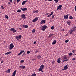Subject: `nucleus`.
I'll return each mask as SVG.
<instances>
[{
	"label": "nucleus",
	"mask_w": 76,
	"mask_h": 76,
	"mask_svg": "<svg viewBox=\"0 0 76 76\" xmlns=\"http://www.w3.org/2000/svg\"><path fill=\"white\" fill-rule=\"evenodd\" d=\"M9 1L11 3H12V0H10Z\"/></svg>",
	"instance_id": "nucleus-50"
},
{
	"label": "nucleus",
	"mask_w": 76,
	"mask_h": 76,
	"mask_svg": "<svg viewBox=\"0 0 76 76\" xmlns=\"http://www.w3.org/2000/svg\"><path fill=\"white\" fill-rule=\"evenodd\" d=\"M69 19H73V18L72 17V16H69Z\"/></svg>",
	"instance_id": "nucleus-36"
},
{
	"label": "nucleus",
	"mask_w": 76,
	"mask_h": 76,
	"mask_svg": "<svg viewBox=\"0 0 76 76\" xmlns=\"http://www.w3.org/2000/svg\"><path fill=\"white\" fill-rule=\"evenodd\" d=\"M3 62H4L3 61H1V63H3Z\"/></svg>",
	"instance_id": "nucleus-56"
},
{
	"label": "nucleus",
	"mask_w": 76,
	"mask_h": 76,
	"mask_svg": "<svg viewBox=\"0 0 76 76\" xmlns=\"http://www.w3.org/2000/svg\"><path fill=\"white\" fill-rule=\"evenodd\" d=\"M69 41V40H65V42L66 43H67Z\"/></svg>",
	"instance_id": "nucleus-43"
},
{
	"label": "nucleus",
	"mask_w": 76,
	"mask_h": 76,
	"mask_svg": "<svg viewBox=\"0 0 76 76\" xmlns=\"http://www.w3.org/2000/svg\"><path fill=\"white\" fill-rule=\"evenodd\" d=\"M19 29H20V30H21L22 29L21 28H19Z\"/></svg>",
	"instance_id": "nucleus-60"
},
{
	"label": "nucleus",
	"mask_w": 76,
	"mask_h": 76,
	"mask_svg": "<svg viewBox=\"0 0 76 76\" xmlns=\"http://www.w3.org/2000/svg\"><path fill=\"white\" fill-rule=\"evenodd\" d=\"M10 31H12L13 33H14L16 32V31L15 29L14 28H11L10 29Z\"/></svg>",
	"instance_id": "nucleus-4"
},
{
	"label": "nucleus",
	"mask_w": 76,
	"mask_h": 76,
	"mask_svg": "<svg viewBox=\"0 0 76 76\" xmlns=\"http://www.w3.org/2000/svg\"><path fill=\"white\" fill-rule=\"evenodd\" d=\"M39 70V71H42V72H44L42 71V70Z\"/></svg>",
	"instance_id": "nucleus-52"
},
{
	"label": "nucleus",
	"mask_w": 76,
	"mask_h": 76,
	"mask_svg": "<svg viewBox=\"0 0 76 76\" xmlns=\"http://www.w3.org/2000/svg\"><path fill=\"white\" fill-rule=\"evenodd\" d=\"M16 70H15L14 71L13 75L11 76H15L16 73Z\"/></svg>",
	"instance_id": "nucleus-18"
},
{
	"label": "nucleus",
	"mask_w": 76,
	"mask_h": 76,
	"mask_svg": "<svg viewBox=\"0 0 76 76\" xmlns=\"http://www.w3.org/2000/svg\"><path fill=\"white\" fill-rule=\"evenodd\" d=\"M18 38L19 40L20 39H21L22 38V36L21 35H20L19 37L18 36Z\"/></svg>",
	"instance_id": "nucleus-28"
},
{
	"label": "nucleus",
	"mask_w": 76,
	"mask_h": 76,
	"mask_svg": "<svg viewBox=\"0 0 76 76\" xmlns=\"http://www.w3.org/2000/svg\"><path fill=\"white\" fill-rule=\"evenodd\" d=\"M11 53V52H10V51H9V52H7V53H5V54L6 55H8V54H10V53Z\"/></svg>",
	"instance_id": "nucleus-22"
},
{
	"label": "nucleus",
	"mask_w": 76,
	"mask_h": 76,
	"mask_svg": "<svg viewBox=\"0 0 76 76\" xmlns=\"http://www.w3.org/2000/svg\"><path fill=\"white\" fill-rule=\"evenodd\" d=\"M75 8H76V5H75Z\"/></svg>",
	"instance_id": "nucleus-63"
},
{
	"label": "nucleus",
	"mask_w": 76,
	"mask_h": 76,
	"mask_svg": "<svg viewBox=\"0 0 76 76\" xmlns=\"http://www.w3.org/2000/svg\"><path fill=\"white\" fill-rule=\"evenodd\" d=\"M53 12H51L50 14H49V15H48V16H47V17H51V15L53 14Z\"/></svg>",
	"instance_id": "nucleus-16"
},
{
	"label": "nucleus",
	"mask_w": 76,
	"mask_h": 76,
	"mask_svg": "<svg viewBox=\"0 0 76 76\" xmlns=\"http://www.w3.org/2000/svg\"><path fill=\"white\" fill-rule=\"evenodd\" d=\"M5 42H6V41H5L4 42V43H5Z\"/></svg>",
	"instance_id": "nucleus-64"
},
{
	"label": "nucleus",
	"mask_w": 76,
	"mask_h": 76,
	"mask_svg": "<svg viewBox=\"0 0 76 76\" xmlns=\"http://www.w3.org/2000/svg\"><path fill=\"white\" fill-rule=\"evenodd\" d=\"M42 28L41 30L43 31H44L47 28V26L46 25H45L44 26H42Z\"/></svg>",
	"instance_id": "nucleus-1"
},
{
	"label": "nucleus",
	"mask_w": 76,
	"mask_h": 76,
	"mask_svg": "<svg viewBox=\"0 0 76 76\" xmlns=\"http://www.w3.org/2000/svg\"><path fill=\"white\" fill-rule=\"evenodd\" d=\"M44 68V65L43 64L42 65L40 66V68L39 69V70H40V71L42 70Z\"/></svg>",
	"instance_id": "nucleus-3"
},
{
	"label": "nucleus",
	"mask_w": 76,
	"mask_h": 76,
	"mask_svg": "<svg viewBox=\"0 0 76 76\" xmlns=\"http://www.w3.org/2000/svg\"><path fill=\"white\" fill-rule=\"evenodd\" d=\"M72 53H75V50H73L72 51Z\"/></svg>",
	"instance_id": "nucleus-48"
},
{
	"label": "nucleus",
	"mask_w": 76,
	"mask_h": 76,
	"mask_svg": "<svg viewBox=\"0 0 76 76\" xmlns=\"http://www.w3.org/2000/svg\"><path fill=\"white\" fill-rule=\"evenodd\" d=\"M73 31H73V30L72 29L70 30H69V34H72Z\"/></svg>",
	"instance_id": "nucleus-17"
},
{
	"label": "nucleus",
	"mask_w": 76,
	"mask_h": 76,
	"mask_svg": "<svg viewBox=\"0 0 76 76\" xmlns=\"http://www.w3.org/2000/svg\"><path fill=\"white\" fill-rule=\"evenodd\" d=\"M56 40H54L52 43V44H53V45H55L56 43Z\"/></svg>",
	"instance_id": "nucleus-26"
},
{
	"label": "nucleus",
	"mask_w": 76,
	"mask_h": 76,
	"mask_svg": "<svg viewBox=\"0 0 76 76\" xmlns=\"http://www.w3.org/2000/svg\"><path fill=\"white\" fill-rule=\"evenodd\" d=\"M68 60H69V59H66V60H65L63 61V62H64L65 61H68Z\"/></svg>",
	"instance_id": "nucleus-42"
},
{
	"label": "nucleus",
	"mask_w": 76,
	"mask_h": 76,
	"mask_svg": "<svg viewBox=\"0 0 76 76\" xmlns=\"http://www.w3.org/2000/svg\"><path fill=\"white\" fill-rule=\"evenodd\" d=\"M21 17L22 18L25 19L26 18L25 14H22V15H21Z\"/></svg>",
	"instance_id": "nucleus-12"
},
{
	"label": "nucleus",
	"mask_w": 76,
	"mask_h": 76,
	"mask_svg": "<svg viewBox=\"0 0 76 76\" xmlns=\"http://www.w3.org/2000/svg\"><path fill=\"white\" fill-rule=\"evenodd\" d=\"M14 4H15V3H16V0H15L14 1Z\"/></svg>",
	"instance_id": "nucleus-49"
},
{
	"label": "nucleus",
	"mask_w": 76,
	"mask_h": 76,
	"mask_svg": "<svg viewBox=\"0 0 76 76\" xmlns=\"http://www.w3.org/2000/svg\"><path fill=\"white\" fill-rule=\"evenodd\" d=\"M20 9H21L23 11H25L26 10H27V8H20Z\"/></svg>",
	"instance_id": "nucleus-14"
},
{
	"label": "nucleus",
	"mask_w": 76,
	"mask_h": 76,
	"mask_svg": "<svg viewBox=\"0 0 76 76\" xmlns=\"http://www.w3.org/2000/svg\"><path fill=\"white\" fill-rule=\"evenodd\" d=\"M71 23V22H67V24H68V25H70Z\"/></svg>",
	"instance_id": "nucleus-40"
},
{
	"label": "nucleus",
	"mask_w": 76,
	"mask_h": 76,
	"mask_svg": "<svg viewBox=\"0 0 76 76\" xmlns=\"http://www.w3.org/2000/svg\"><path fill=\"white\" fill-rule=\"evenodd\" d=\"M61 59V58H59L58 59V61H57V62L58 63H60L61 62V61H60V60Z\"/></svg>",
	"instance_id": "nucleus-20"
},
{
	"label": "nucleus",
	"mask_w": 76,
	"mask_h": 76,
	"mask_svg": "<svg viewBox=\"0 0 76 76\" xmlns=\"http://www.w3.org/2000/svg\"><path fill=\"white\" fill-rule=\"evenodd\" d=\"M56 3H57L58 1V0H54Z\"/></svg>",
	"instance_id": "nucleus-35"
},
{
	"label": "nucleus",
	"mask_w": 76,
	"mask_h": 76,
	"mask_svg": "<svg viewBox=\"0 0 76 76\" xmlns=\"http://www.w3.org/2000/svg\"><path fill=\"white\" fill-rule=\"evenodd\" d=\"M5 17L6 18H7V19H8V15H6L5 16Z\"/></svg>",
	"instance_id": "nucleus-30"
},
{
	"label": "nucleus",
	"mask_w": 76,
	"mask_h": 76,
	"mask_svg": "<svg viewBox=\"0 0 76 76\" xmlns=\"http://www.w3.org/2000/svg\"><path fill=\"white\" fill-rule=\"evenodd\" d=\"M21 51L18 54V56H19L20 55H21L23 53H24L25 52V51L24 50H21Z\"/></svg>",
	"instance_id": "nucleus-15"
},
{
	"label": "nucleus",
	"mask_w": 76,
	"mask_h": 76,
	"mask_svg": "<svg viewBox=\"0 0 76 76\" xmlns=\"http://www.w3.org/2000/svg\"><path fill=\"white\" fill-rule=\"evenodd\" d=\"M55 63V61H53L52 62V64H54Z\"/></svg>",
	"instance_id": "nucleus-54"
},
{
	"label": "nucleus",
	"mask_w": 76,
	"mask_h": 76,
	"mask_svg": "<svg viewBox=\"0 0 76 76\" xmlns=\"http://www.w3.org/2000/svg\"><path fill=\"white\" fill-rule=\"evenodd\" d=\"M76 60V58H72V61H75Z\"/></svg>",
	"instance_id": "nucleus-45"
},
{
	"label": "nucleus",
	"mask_w": 76,
	"mask_h": 76,
	"mask_svg": "<svg viewBox=\"0 0 76 76\" xmlns=\"http://www.w3.org/2000/svg\"><path fill=\"white\" fill-rule=\"evenodd\" d=\"M69 14H67L66 15H64V19H67L68 18Z\"/></svg>",
	"instance_id": "nucleus-10"
},
{
	"label": "nucleus",
	"mask_w": 76,
	"mask_h": 76,
	"mask_svg": "<svg viewBox=\"0 0 76 76\" xmlns=\"http://www.w3.org/2000/svg\"><path fill=\"white\" fill-rule=\"evenodd\" d=\"M37 58L38 59H39L41 58V56L40 55H39L37 56Z\"/></svg>",
	"instance_id": "nucleus-24"
},
{
	"label": "nucleus",
	"mask_w": 76,
	"mask_h": 76,
	"mask_svg": "<svg viewBox=\"0 0 76 76\" xmlns=\"http://www.w3.org/2000/svg\"><path fill=\"white\" fill-rule=\"evenodd\" d=\"M20 1V0H17V3H18Z\"/></svg>",
	"instance_id": "nucleus-53"
},
{
	"label": "nucleus",
	"mask_w": 76,
	"mask_h": 76,
	"mask_svg": "<svg viewBox=\"0 0 76 76\" xmlns=\"http://www.w3.org/2000/svg\"><path fill=\"white\" fill-rule=\"evenodd\" d=\"M74 31H75L76 30V27H74L72 28V29Z\"/></svg>",
	"instance_id": "nucleus-19"
},
{
	"label": "nucleus",
	"mask_w": 76,
	"mask_h": 76,
	"mask_svg": "<svg viewBox=\"0 0 76 76\" xmlns=\"http://www.w3.org/2000/svg\"><path fill=\"white\" fill-rule=\"evenodd\" d=\"M75 8V10L76 12V8Z\"/></svg>",
	"instance_id": "nucleus-62"
},
{
	"label": "nucleus",
	"mask_w": 76,
	"mask_h": 76,
	"mask_svg": "<svg viewBox=\"0 0 76 76\" xmlns=\"http://www.w3.org/2000/svg\"><path fill=\"white\" fill-rule=\"evenodd\" d=\"M39 12L38 10H37V11H33V12L34 13H37Z\"/></svg>",
	"instance_id": "nucleus-25"
},
{
	"label": "nucleus",
	"mask_w": 76,
	"mask_h": 76,
	"mask_svg": "<svg viewBox=\"0 0 76 76\" xmlns=\"http://www.w3.org/2000/svg\"><path fill=\"white\" fill-rule=\"evenodd\" d=\"M21 12V10H18L17 11V12Z\"/></svg>",
	"instance_id": "nucleus-41"
},
{
	"label": "nucleus",
	"mask_w": 76,
	"mask_h": 76,
	"mask_svg": "<svg viewBox=\"0 0 76 76\" xmlns=\"http://www.w3.org/2000/svg\"><path fill=\"white\" fill-rule=\"evenodd\" d=\"M65 31V30L64 29H63V30H62V31Z\"/></svg>",
	"instance_id": "nucleus-61"
},
{
	"label": "nucleus",
	"mask_w": 76,
	"mask_h": 76,
	"mask_svg": "<svg viewBox=\"0 0 76 76\" xmlns=\"http://www.w3.org/2000/svg\"><path fill=\"white\" fill-rule=\"evenodd\" d=\"M38 17H36L33 20V22L34 23L36 22L38 19Z\"/></svg>",
	"instance_id": "nucleus-6"
},
{
	"label": "nucleus",
	"mask_w": 76,
	"mask_h": 76,
	"mask_svg": "<svg viewBox=\"0 0 76 76\" xmlns=\"http://www.w3.org/2000/svg\"><path fill=\"white\" fill-rule=\"evenodd\" d=\"M30 53V52L29 51H28L27 52V54H29Z\"/></svg>",
	"instance_id": "nucleus-46"
},
{
	"label": "nucleus",
	"mask_w": 76,
	"mask_h": 76,
	"mask_svg": "<svg viewBox=\"0 0 76 76\" xmlns=\"http://www.w3.org/2000/svg\"><path fill=\"white\" fill-rule=\"evenodd\" d=\"M35 31H36V30H35V29H34L32 30V33H34V32H35Z\"/></svg>",
	"instance_id": "nucleus-31"
},
{
	"label": "nucleus",
	"mask_w": 76,
	"mask_h": 76,
	"mask_svg": "<svg viewBox=\"0 0 76 76\" xmlns=\"http://www.w3.org/2000/svg\"><path fill=\"white\" fill-rule=\"evenodd\" d=\"M67 57H66V56L64 57V59L65 60V59H67Z\"/></svg>",
	"instance_id": "nucleus-32"
},
{
	"label": "nucleus",
	"mask_w": 76,
	"mask_h": 76,
	"mask_svg": "<svg viewBox=\"0 0 76 76\" xmlns=\"http://www.w3.org/2000/svg\"><path fill=\"white\" fill-rule=\"evenodd\" d=\"M15 39H16L18 41V40H19V38H18V36H16L15 37Z\"/></svg>",
	"instance_id": "nucleus-27"
},
{
	"label": "nucleus",
	"mask_w": 76,
	"mask_h": 76,
	"mask_svg": "<svg viewBox=\"0 0 76 76\" xmlns=\"http://www.w3.org/2000/svg\"><path fill=\"white\" fill-rule=\"evenodd\" d=\"M10 70H11V69H8V70L6 71V72L8 73H10Z\"/></svg>",
	"instance_id": "nucleus-23"
},
{
	"label": "nucleus",
	"mask_w": 76,
	"mask_h": 76,
	"mask_svg": "<svg viewBox=\"0 0 76 76\" xmlns=\"http://www.w3.org/2000/svg\"><path fill=\"white\" fill-rule=\"evenodd\" d=\"M62 7V5H59V6H58L57 10H58L59 9H60V10H62L61 7Z\"/></svg>",
	"instance_id": "nucleus-7"
},
{
	"label": "nucleus",
	"mask_w": 76,
	"mask_h": 76,
	"mask_svg": "<svg viewBox=\"0 0 76 76\" xmlns=\"http://www.w3.org/2000/svg\"><path fill=\"white\" fill-rule=\"evenodd\" d=\"M19 68H21L22 69H24L26 67L25 66H23V65H22V66H20L19 67Z\"/></svg>",
	"instance_id": "nucleus-11"
},
{
	"label": "nucleus",
	"mask_w": 76,
	"mask_h": 76,
	"mask_svg": "<svg viewBox=\"0 0 76 76\" xmlns=\"http://www.w3.org/2000/svg\"><path fill=\"white\" fill-rule=\"evenodd\" d=\"M27 2V1L26 0L25 1H23V2L22 3V5H24L25 4V3Z\"/></svg>",
	"instance_id": "nucleus-21"
},
{
	"label": "nucleus",
	"mask_w": 76,
	"mask_h": 76,
	"mask_svg": "<svg viewBox=\"0 0 76 76\" xmlns=\"http://www.w3.org/2000/svg\"><path fill=\"white\" fill-rule=\"evenodd\" d=\"M55 16V15H52V17L53 19L54 18Z\"/></svg>",
	"instance_id": "nucleus-39"
},
{
	"label": "nucleus",
	"mask_w": 76,
	"mask_h": 76,
	"mask_svg": "<svg viewBox=\"0 0 76 76\" xmlns=\"http://www.w3.org/2000/svg\"><path fill=\"white\" fill-rule=\"evenodd\" d=\"M51 29H52V30H53L54 29V27L53 26H52L51 28Z\"/></svg>",
	"instance_id": "nucleus-44"
},
{
	"label": "nucleus",
	"mask_w": 76,
	"mask_h": 76,
	"mask_svg": "<svg viewBox=\"0 0 76 76\" xmlns=\"http://www.w3.org/2000/svg\"><path fill=\"white\" fill-rule=\"evenodd\" d=\"M1 7L2 8V9H4V8H3V6H1Z\"/></svg>",
	"instance_id": "nucleus-57"
},
{
	"label": "nucleus",
	"mask_w": 76,
	"mask_h": 76,
	"mask_svg": "<svg viewBox=\"0 0 76 76\" xmlns=\"http://www.w3.org/2000/svg\"><path fill=\"white\" fill-rule=\"evenodd\" d=\"M72 55H73V53H70L69 54V56H71Z\"/></svg>",
	"instance_id": "nucleus-34"
},
{
	"label": "nucleus",
	"mask_w": 76,
	"mask_h": 76,
	"mask_svg": "<svg viewBox=\"0 0 76 76\" xmlns=\"http://www.w3.org/2000/svg\"><path fill=\"white\" fill-rule=\"evenodd\" d=\"M22 26L23 28H28V26L24 24Z\"/></svg>",
	"instance_id": "nucleus-13"
},
{
	"label": "nucleus",
	"mask_w": 76,
	"mask_h": 76,
	"mask_svg": "<svg viewBox=\"0 0 76 76\" xmlns=\"http://www.w3.org/2000/svg\"><path fill=\"white\" fill-rule=\"evenodd\" d=\"M36 76V74L35 73H34L32 74V76Z\"/></svg>",
	"instance_id": "nucleus-37"
},
{
	"label": "nucleus",
	"mask_w": 76,
	"mask_h": 76,
	"mask_svg": "<svg viewBox=\"0 0 76 76\" xmlns=\"http://www.w3.org/2000/svg\"><path fill=\"white\" fill-rule=\"evenodd\" d=\"M53 1V0H48V1Z\"/></svg>",
	"instance_id": "nucleus-58"
},
{
	"label": "nucleus",
	"mask_w": 76,
	"mask_h": 76,
	"mask_svg": "<svg viewBox=\"0 0 76 76\" xmlns=\"http://www.w3.org/2000/svg\"><path fill=\"white\" fill-rule=\"evenodd\" d=\"M26 55V54L25 52H24V53H23V55H22V56H23L24 55V56H25V55Z\"/></svg>",
	"instance_id": "nucleus-38"
},
{
	"label": "nucleus",
	"mask_w": 76,
	"mask_h": 76,
	"mask_svg": "<svg viewBox=\"0 0 76 76\" xmlns=\"http://www.w3.org/2000/svg\"><path fill=\"white\" fill-rule=\"evenodd\" d=\"M68 67L67 65H66L64 66V69H62V70H66L68 69Z\"/></svg>",
	"instance_id": "nucleus-9"
},
{
	"label": "nucleus",
	"mask_w": 76,
	"mask_h": 76,
	"mask_svg": "<svg viewBox=\"0 0 76 76\" xmlns=\"http://www.w3.org/2000/svg\"><path fill=\"white\" fill-rule=\"evenodd\" d=\"M38 52V50H37L35 52V53L36 54V53H37Z\"/></svg>",
	"instance_id": "nucleus-47"
},
{
	"label": "nucleus",
	"mask_w": 76,
	"mask_h": 76,
	"mask_svg": "<svg viewBox=\"0 0 76 76\" xmlns=\"http://www.w3.org/2000/svg\"><path fill=\"white\" fill-rule=\"evenodd\" d=\"M24 60H22L20 62H21V63H23L24 62Z\"/></svg>",
	"instance_id": "nucleus-33"
},
{
	"label": "nucleus",
	"mask_w": 76,
	"mask_h": 76,
	"mask_svg": "<svg viewBox=\"0 0 76 76\" xmlns=\"http://www.w3.org/2000/svg\"><path fill=\"white\" fill-rule=\"evenodd\" d=\"M14 46L12 43H11L10 45L9 49L11 50L12 49L14 48Z\"/></svg>",
	"instance_id": "nucleus-2"
},
{
	"label": "nucleus",
	"mask_w": 76,
	"mask_h": 76,
	"mask_svg": "<svg viewBox=\"0 0 76 76\" xmlns=\"http://www.w3.org/2000/svg\"><path fill=\"white\" fill-rule=\"evenodd\" d=\"M46 15H49V13H46Z\"/></svg>",
	"instance_id": "nucleus-59"
},
{
	"label": "nucleus",
	"mask_w": 76,
	"mask_h": 76,
	"mask_svg": "<svg viewBox=\"0 0 76 76\" xmlns=\"http://www.w3.org/2000/svg\"><path fill=\"white\" fill-rule=\"evenodd\" d=\"M46 23V20H42L41 21V22L40 23V24H42L43 23L45 24Z\"/></svg>",
	"instance_id": "nucleus-8"
},
{
	"label": "nucleus",
	"mask_w": 76,
	"mask_h": 76,
	"mask_svg": "<svg viewBox=\"0 0 76 76\" xmlns=\"http://www.w3.org/2000/svg\"><path fill=\"white\" fill-rule=\"evenodd\" d=\"M11 3V2H8V4H10Z\"/></svg>",
	"instance_id": "nucleus-51"
},
{
	"label": "nucleus",
	"mask_w": 76,
	"mask_h": 76,
	"mask_svg": "<svg viewBox=\"0 0 76 76\" xmlns=\"http://www.w3.org/2000/svg\"><path fill=\"white\" fill-rule=\"evenodd\" d=\"M10 31H12L13 33H14L16 32V31L15 29L14 28H11L10 29Z\"/></svg>",
	"instance_id": "nucleus-5"
},
{
	"label": "nucleus",
	"mask_w": 76,
	"mask_h": 76,
	"mask_svg": "<svg viewBox=\"0 0 76 76\" xmlns=\"http://www.w3.org/2000/svg\"><path fill=\"white\" fill-rule=\"evenodd\" d=\"M53 34H50L49 36H48V38H50V37H51L52 36H53Z\"/></svg>",
	"instance_id": "nucleus-29"
},
{
	"label": "nucleus",
	"mask_w": 76,
	"mask_h": 76,
	"mask_svg": "<svg viewBox=\"0 0 76 76\" xmlns=\"http://www.w3.org/2000/svg\"><path fill=\"white\" fill-rule=\"evenodd\" d=\"M36 43H37V42L35 41L34 42V44H36Z\"/></svg>",
	"instance_id": "nucleus-55"
}]
</instances>
